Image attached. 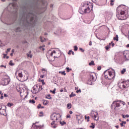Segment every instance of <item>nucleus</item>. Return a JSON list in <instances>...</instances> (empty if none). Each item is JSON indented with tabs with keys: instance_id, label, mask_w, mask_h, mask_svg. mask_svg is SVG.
Returning a JSON list of instances; mask_svg holds the SVG:
<instances>
[{
	"instance_id": "nucleus-57",
	"label": "nucleus",
	"mask_w": 129,
	"mask_h": 129,
	"mask_svg": "<svg viewBox=\"0 0 129 129\" xmlns=\"http://www.w3.org/2000/svg\"><path fill=\"white\" fill-rule=\"evenodd\" d=\"M92 1L93 2V3H96V2H97V0H92Z\"/></svg>"
},
{
	"instance_id": "nucleus-55",
	"label": "nucleus",
	"mask_w": 129,
	"mask_h": 129,
	"mask_svg": "<svg viewBox=\"0 0 129 129\" xmlns=\"http://www.w3.org/2000/svg\"><path fill=\"white\" fill-rule=\"evenodd\" d=\"M89 118H90V117H89V116H88L87 118V121H89Z\"/></svg>"
},
{
	"instance_id": "nucleus-43",
	"label": "nucleus",
	"mask_w": 129,
	"mask_h": 129,
	"mask_svg": "<svg viewBox=\"0 0 129 129\" xmlns=\"http://www.w3.org/2000/svg\"><path fill=\"white\" fill-rule=\"evenodd\" d=\"M67 118H71V116L70 114L67 115Z\"/></svg>"
},
{
	"instance_id": "nucleus-33",
	"label": "nucleus",
	"mask_w": 129,
	"mask_h": 129,
	"mask_svg": "<svg viewBox=\"0 0 129 129\" xmlns=\"http://www.w3.org/2000/svg\"><path fill=\"white\" fill-rule=\"evenodd\" d=\"M55 91H56V88H54L53 91L50 90V92H52L53 94H55V93H56Z\"/></svg>"
},
{
	"instance_id": "nucleus-45",
	"label": "nucleus",
	"mask_w": 129,
	"mask_h": 129,
	"mask_svg": "<svg viewBox=\"0 0 129 129\" xmlns=\"http://www.w3.org/2000/svg\"><path fill=\"white\" fill-rule=\"evenodd\" d=\"M1 68H3L4 67V68H7V66H4V65H1Z\"/></svg>"
},
{
	"instance_id": "nucleus-12",
	"label": "nucleus",
	"mask_w": 129,
	"mask_h": 129,
	"mask_svg": "<svg viewBox=\"0 0 129 129\" xmlns=\"http://www.w3.org/2000/svg\"><path fill=\"white\" fill-rule=\"evenodd\" d=\"M118 86L119 88H125V85H124V81L119 82L118 83Z\"/></svg>"
},
{
	"instance_id": "nucleus-22",
	"label": "nucleus",
	"mask_w": 129,
	"mask_h": 129,
	"mask_svg": "<svg viewBox=\"0 0 129 129\" xmlns=\"http://www.w3.org/2000/svg\"><path fill=\"white\" fill-rule=\"evenodd\" d=\"M29 103H32V104H34V103H36V101L34 100H29Z\"/></svg>"
},
{
	"instance_id": "nucleus-42",
	"label": "nucleus",
	"mask_w": 129,
	"mask_h": 129,
	"mask_svg": "<svg viewBox=\"0 0 129 129\" xmlns=\"http://www.w3.org/2000/svg\"><path fill=\"white\" fill-rule=\"evenodd\" d=\"M42 106V104H39L38 106H37V108L39 109V108H41V107Z\"/></svg>"
},
{
	"instance_id": "nucleus-1",
	"label": "nucleus",
	"mask_w": 129,
	"mask_h": 129,
	"mask_svg": "<svg viewBox=\"0 0 129 129\" xmlns=\"http://www.w3.org/2000/svg\"><path fill=\"white\" fill-rule=\"evenodd\" d=\"M35 17V15L33 14V12L30 11L28 12V14L25 15L22 17L23 26L26 27V28H29V27L35 25L37 23V20Z\"/></svg>"
},
{
	"instance_id": "nucleus-6",
	"label": "nucleus",
	"mask_w": 129,
	"mask_h": 129,
	"mask_svg": "<svg viewBox=\"0 0 129 129\" xmlns=\"http://www.w3.org/2000/svg\"><path fill=\"white\" fill-rule=\"evenodd\" d=\"M111 107L114 108L115 111H118L120 109V104L118 101H114L111 105Z\"/></svg>"
},
{
	"instance_id": "nucleus-38",
	"label": "nucleus",
	"mask_w": 129,
	"mask_h": 129,
	"mask_svg": "<svg viewBox=\"0 0 129 129\" xmlns=\"http://www.w3.org/2000/svg\"><path fill=\"white\" fill-rule=\"evenodd\" d=\"M113 2H114L113 0H111L110 3V6H113L114 5Z\"/></svg>"
},
{
	"instance_id": "nucleus-54",
	"label": "nucleus",
	"mask_w": 129,
	"mask_h": 129,
	"mask_svg": "<svg viewBox=\"0 0 129 129\" xmlns=\"http://www.w3.org/2000/svg\"><path fill=\"white\" fill-rule=\"evenodd\" d=\"M121 122L123 123V124H125V123H126V122L125 121H122Z\"/></svg>"
},
{
	"instance_id": "nucleus-11",
	"label": "nucleus",
	"mask_w": 129,
	"mask_h": 129,
	"mask_svg": "<svg viewBox=\"0 0 129 129\" xmlns=\"http://www.w3.org/2000/svg\"><path fill=\"white\" fill-rule=\"evenodd\" d=\"M91 115L92 117H93V118H94V119L95 120H98V119H99L98 113H96V114H94L93 113V112H92Z\"/></svg>"
},
{
	"instance_id": "nucleus-32",
	"label": "nucleus",
	"mask_w": 129,
	"mask_h": 129,
	"mask_svg": "<svg viewBox=\"0 0 129 129\" xmlns=\"http://www.w3.org/2000/svg\"><path fill=\"white\" fill-rule=\"evenodd\" d=\"M59 73L61 74V75H64V76L65 75H66V73H65V71L59 72Z\"/></svg>"
},
{
	"instance_id": "nucleus-3",
	"label": "nucleus",
	"mask_w": 129,
	"mask_h": 129,
	"mask_svg": "<svg viewBox=\"0 0 129 129\" xmlns=\"http://www.w3.org/2000/svg\"><path fill=\"white\" fill-rule=\"evenodd\" d=\"M92 10V5L88 2H85L82 5L81 8L79 10L80 14L83 15V14H88L91 12Z\"/></svg>"
},
{
	"instance_id": "nucleus-35",
	"label": "nucleus",
	"mask_w": 129,
	"mask_h": 129,
	"mask_svg": "<svg viewBox=\"0 0 129 129\" xmlns=\"http://www.w3.org/2000/svg\"><path fill=\"white\" fill-rule=\"evenodd\" d=\"M16 32H21V28L20 27L17 28L16 30Z\"/></svg>"
},
{
	"instance_id": "nucleus-31",
	"label": "nucleus",
	"mask_w": 129,
	"mask_h": 129,
	"mask_svg": "<svg viewBox=\"0 0 129 129\" xmlns=\"http://www.w3.org/2000/svg\"><path fill=\"white\" fill-rule=\"evenodd\" d=\"M9 65H10V66H14V65H15V63H13V60H10V61L9 62Z\"/></svg>"
},
{
	"instance_id": "nucleus-46",
	"label": "nucleus",
	"mask_w": 129,
	"mask_h": 129,
	"mask_svg": "<svg viewBox=\"0 0 129 129\" xmlns=\"http://www.w3.org/2000/svg\"><path fill=\"white\" fill-rule=\"evenodd\" d=\"M97 70H101V67H100V66L98 67Z\"/></svg>"
},
{
	"instance_id": "nucleus-24",
	"label": "nucleus",
	"mask_w": 129,
	"mask_h": 129,
	"mask_svg": "<svg viewBox=\"0 0 129 129\" xmlns=\"http://www.w3.org/2000/svg\"><path fill=\"white\" fill-rule=\"evenodd\" d=\"M59 123L60 124H61V125H64V124H66V122L64 121H60Z\"/></svg>"
},
{
	"instance_id": "nucleus-40",
	"label": "nucleus",
	"mask_w": 129,
	"mask_h": 129,
	"mask_svg": "<svg viewBox=\"0 0 129 129\" xmlns=\"http://www.w3.org/2000/svg\"><path fill=\"white\" fill-rule=\"evenodd\" d=\"M67 72H69L70 71V70H72V69H70L69 68H67Z\"/></svg>"
},
{
	"instance_id": "nucleus-21",
	"label": "nucleus",
	"mask_w": 129,
	"mask_h": 129,
	"mask_svg": "<svg viewBox=\"0 0 129 129\" xmlns=\"http://www.w3.org/2000/svg\"><path fill=\"white\" fill-rule=\"evenodd\" d=\"M40 41L42 43H44V42H45V41H46V38H44L42 37H40Z\"/></svg>"
},
{
	"instance_id": "nucleus-26",
	"label": "nucleus",
	"mask_w": 129,
	"mask_h": 129,
	"mask_svg": "<svg viewBox=\"0 0 129 129\" xmlns=\"http://www.w3.org/2000/svg\"><path fill=\"white\" fill-rule=\"evenodd\" d=\"M91 124H92V125H90V127H91L92 128H94V127H95V123H92Z\"/></svg>"
},
{
	"instance_id": "nucleus-9",
	"label": "nucleus",
	"mask_w": 129,
	"mask_h": 129,
	"mask_svg": "<svg viewBox=\"0 0 129 129\" xmlns=\"http://www.w3.org/2000/svg\"><path fill=\"white\" fill-rule=\"evenodd\" d=\"M10 81L11 79H10V77L7 76H5V77L3 78L2 79V83L3 84V85H9Z\"/></svg>"
},
{
	"instance_id": "nucleus-14",
	"label": "nucleus",
	"mask_w": 129,
	"mask_h": 129,
	"mask_svg": "<svg viewBox=\"0 0 129 129\" xmlns=\"http://www.w3.org/2000/svg\"><path fill=\"white\" fill-rule=\"evenodd\" d=\"M124 84L125 85V88H127L129 87V80H127L126 81H124Z\"/></svg>"
},
{
	"instance_id": "nucleus-37",
	"label": "nucleus",
	"mask_w": 129,
	"mask_h": 129,
	"mask_svg": "<svg viewBox=\"0 0 129 129\" xmlns=\"http://www.w3.org/2000/svg\"><path fill=\"white\" fill-rule=\"evenodd\" d=\"M126 70L125 69H123L122 71H121V74H124V72H125Z\"/></svg>"
},
{
	"instance_id": "nucleus-41",
	"label": "nucleus",
	"mask_w": 129,
	"mask_h": 129,
	"mask_svg": "<svg viewBox=\"0 0 129 129\" xmlns=\"http://www.w3.org/2000/svg\"><path fill=\"white\" fill-rule=\"evenodd\" d=\"M0 99H4V94L3 93L1 94V96L0 97Z\"/></svg>"
},
{
	"instance_id": "nucleus-23",
	"label": "nucleus",
	"mask_w": 129,
	"mask_h": 129,
	"mask_svg": "<svg viewBox=\"0 0 129 129\" xmlns=\"http://www.w3.org/2000/svg\"><path fill=\"white\" fill-rule=\"evenodd\" d=\"M113 40L114 41H118V35H116V36L115 37L113 38Z\"/></svg>"
},
{
	"instance_id": "nucleus-20",
	"label": "nucleus",
	"mask_w": 129,
	"mask_h": 129,
	"mask_svg": "<svg viewBox=\"0 0 129 129\" xmlns=\"http://www.w3.org/2000/svg\"><path fill=\"white\" fill-rule=\"evenodd\" d=\"M48 103H49V101L44 100L43 102V104L44 105H47V104H48Z\"/></svg>"
},
{
	"instance_id": "nucleus-59",
	"label": "nucleus",
	"mask_w": 129,
	"mask_h": 129,
	"mask_svg": "<svg viewBox=\"0 0 129 129\" xmlns=\"http://www.w3.org/2000/svg\"><path fill=\"white\" fill-rule=\"evenodd\" d=\"M125 117H129V115L128 114H126V115H125Z\"/></svg>"
},
{
	"instance_id": "nucleus-60",
	"label": "nucleus",
	"mask_w": 129,
	"mask_h": 129,
	"mask_svg": "<svg viewBox=\"0 0 129 129\" xmlns=\"http://www.w3.org/2000/svg\"><path fill=\"white\" fill-rule=\"evenodd\" d=\"M73 113V112L72 111H70V114H72Z\"/></svg>"
},
{
	"instance_id": "nucleus-27",
	"label": "nucleus",
	"mask_w": 129,
	"mask_h": 129,
	"mask_svg": "<svg viewBox=\"0 0 129 129\" xmlns=\"http://www.w3.org/2000/svg\"><path fill=\"white\" fill-rule=\"evenodd\" d=\"M13 105H14V103H8L7 104V106L9 107H11Z\"/></svg>"
},
{
	"instance_id": "nucleus-51",
	"label": "nucleus",
	"mask_w": 129,
	"mask_h": 129,
	"mask_svg": "<svg viewBox=\"0 0 129 129\" xmlns=\"http://www.w3.org/2000/svg\"><path fill=\"white\" fill-rule=\"evenodd\" d=\"M80 51H82V52H84V50L82 48H80Z\"/></svg>"
},
{
	"instance_id": "nucleus-17",
	"label": "nucleus",
	"mask_w": 129,
	"mask_h": 129,
	"mask_svg": "<svg viewBox=\"0 0 129 129\" xmlns=\"http://www.w3.org/2000/svg\"><path fill=\"white\" fill-rule=\"evenodd\" d=\"M32 51H29L28 53H27V57L29 58H33V55L31 54Z\"/></svg>"
},
{
	"instance_id": "nucleus-64",
	"label": "nucleus",
	"mask_w": 129,
	"mask_h": 129,
	"mask_svg": "<svg viewBox=\"0 0 129 129\" xmlns=\"http://www.w3.org/2000/svg\"><path fill=\"white\" fill-rule=\"evenodd\" d=\"M85 119H87V116L86 115L85 116Z\"/></svg>"
},
{
	"instance_id": "nucleus-52",
	"label": "nucleus",
	"mask_w": 129,
	"mask_h": 129,
	"mask_svg": "<svg viewBox=\"0 0 129 129\" xmlns=\"http://www.w3.org/2000/svg\"><path fill=\"white\" fill-rule=\"evenodd\" d=\"M11 49H12V48H8V49H7V52H10V51H11Z\"/></svg>"
},
{
	"instance_id": "nucleus-19",
	"label": "nucleus",
	"mask_w": 129,
	"mask_h": 129,
	"mask_svg": "<svg viewBox=\"0 0 129 129\" xmlns=\"http://www.w3.org/2000/svg\"><path fill=\"white\" fill-rule=\"evenodd\" d=\"M123 56L125 59L127 58V51H125L123 52Z\"/></svg>"
},
{
	"instance_id": "nucleus-18",
	"label": "nucleus",
	"mask_w": 129,
	"mask_h": 129,
	"mask_svg": "<svg viewBox=\"0 0 129 129\" xmlns=\"http://www.w3.org/2000/svg\"><path fill=\"white\" fill-rule=\"evenodd\" d=\"M42 127H43V126H42V125H35L34 126L35 129H42Z\"/></svg>"
},
{
	"instance_id": "nucleus-48",
	"label": "nucleus",
	"mask_w": 129,
	"mask_h": 129,
	"mask_svg": "<svg viewBox=\"0 0 129 129\" xmlns=\"http://www.w3.org/2000/svg\"><path fill=\"white\" fill-rule=\"evenodd\" d=\"M40 116H43V112H40Z\"/></svg>"
},
{
	"instance_id": "nucleus-25",
	"label": "nucleus",
	"mask_w": 129,
	"mask_h": 129,
	"mask_svg": "<svg viewBox=\"0 0 129 129\" xmlns=\"http://www.w3.org/2000/svg\"><path fill=\"white\" fill-rule=\"evenodd\" d=\"M89 65L90 66H91V65H93V66L95 65V64L94 63V61L92 60L91 62H89Z\"/></svg>"
},
{
	"instance_id": "nucleus-29",
	"label": "nucleus",
	"mask_w": 129,
	"mask_h": 129,
	"mask_svg": "<svg viewBox=\"0 0 129 129\" xmlns=\"http://www.w3.org/2000/svg\"><path fill=\"white\" fill-rule=\"evenodd\" d=\"M72 106V105H71V103H69L67 104V107L69 109H70V108H71Z\"/></svg>"
},
{
	"instance_id": "nucleus-53",
	"label": "nucleus",
	"mask_w": 129,
	"mask_h": 129,
	"mask_svg": "<svg viewBox=\"0 0 129 129\" xmlns=\"http://www.w3.org/2000/svg\"><path fill=\"white\" fill-rule=\"evenodd\" d=\"M89 45L90 46H91V45H92V42L90 41L89 43Z\"/></svg>"
},
{
	"instance_id": "nucleus-8",
	"label": "nucleus",
	"mask_w": 129,
	"mask_h": 129,
	"mask_svg": "<svg viewBox=\"0 0 129 129\" xmlns=\"http://www.w3.org/2000/svg\"><path fill=\"white\" fill-rule=\"evenodd\" d=\"M55 54V55H54V58H59L61 56V51L60 50L55 51L53 50L51 53L50 55V57H53V54Z\"/></svg>"
},
{
	"instance_id": "nucleus-13",
	"label": "nucleus",
	"mask_w": 129,
	"mask_h": 129,
	"mask_svg": "<svg viewBox=\"0 0 129 129\" xmlns=\"http://www.w3.org/2000/svg\"><path fill=\"white\" fill-rule=\"evenodd\" d=\"M18 76H19V77L16 76L17 79H18V80H21V79H22V78H23V73L22 72L19 73Z\"/></svg>"
},
{
	"instance_id": "nucleus-10",
	"label": "nucleus",
	"mask_w": 129,
	"mask_h": 129,
	"mask_svg": "<svg viewBox=\"0 0 129 129\" xmlns=\"http://www.w3.org/2000/svg\"><path fill=\"white\" fill-rule=\"evenodd\" d=\"M9 7H12V9L15 10L16 12H17V11H18V9H19V7H18V5H17L16 3H10Z\"/></svg>"
},
{
	"instance_id": "nucleus-49",
	"label": "nucleus",
	"mask_w": 129,
	"mask_h": 129,
	"mask_svg": "<svg viewBox=\"0 0 129 129\" xmlns=\"http://www.w3.org/2000/svg\"><path fill=\"white\" fill-rule=\"evenodd\" d=\"M9 96V95L7 94H4V97L7 98Z\"/></svg>"
},
{
	"instance_id": "nucleus-50",
	"label": "nucleus",
	"mask_w": 129,
	"mask_h": 129,
	"mask_svg": "<svg viewBox=\"0 0 129 129\" xmlns=\"http://www.w3.org/2000/svg\"><path fill=\"white\" fill-rule=\"evenodd\" d=\"M71 52H72V50H70L69 52H68L69 55H71Z\"/></svg>"
},
{
	"instance_id": "nucleus-4",
	"label": "nucleus",
	"mask_w": 129,
	"mask_h": 129,
	"mask_svg": "<svg viewBox=\"0 0 129 129\" xmlns=\"http://www.w3.org/2000/svg\"><path fill=\"white\" fill-rule=\"evenodd\" d=\"M59 117V114H56L55 113L52 114L50 116V118L51 120H53V121L51 123V126L53 128H56L57 127V124L55 123L56 122V120H58V118Z\"/></svg>"
},
{
	"instance_id": "nucleus-15",
	"label": "nucleus",
	"mask_w": 129,
	"mask_h": 129,
	"mask_svg": "<svg viewBox=\"0 0 129 129\" xmlns=\"http://www.w3.org/2000/svg\"><path fill=\"white\" fill-rule=\"evenodd\" d=\"M17 90L18 91V92H20V93H22L23 92H24V89L22 87H20V86L17 87Z\"/></svg>"
},
{
	"instance_id": "nucleus-30",
	"label": "nucleus",
	"mask_w": 129,
	"mask_h": 129,
	"mask_svg": "<svg viewBox=\"0 0 129 129\" xmlns=\"http://www.w3.org/2000/svg\"><path fill=\"white\" fill-rule=\"evenodd\" d=\"M74 96H76V94L72 92L71 94L70 95V97H74Z\"/></svg>"
},
{
	"instance_id": "nucleus-34",
	"label": "nucleus",
	"mask_w": 129,
	"mask_h": 129,
	"mask_svg": "<svg viewBox=\"0 0 129 129\" xmlns=\"http://www.w3.org/2000/svg\"><path fill=\"white\" fill-rule=\"evenodd\" d=\"M46 97V98H47V99H52V97L51 96V95L50 94L47 95Z\"/></svg>"
},
{
	"instance_id": "nucleus-56",
	"label": "nucleus",
	"mask_w": 129,
	"mask_h": 129,
	"mask_svg": "<svg viewBox=\"0 0 129 129\" xmlns=\"http://www.w3.org/2000/svg\"><path fill=\"white\" fill-rule=\"evenodd\" d=\"M44 76H45L44 75L40 76V78H44Z\"/></svg>"
},
{
	"instance_id": "nucleus-7",
	"label": "nucleus",
	"mask_w": 129,
	"mask_h": 129,
	"mask_svg": "<svg viewBox=\"0 0 129 129\" xmlns=\"http://www.w3.org/2000/svg\"><path fill=\"white\" fill-rule=\"evenodd\" d=\"M41 90H42V86L39 85H35L33 86L32 91V93H34V94H36V93L40 92Z\"/></svg>"
},
{
	"instance_id": "nucleus-63",
	"label": "nucleus",
	"mask_w": 129,
	"mask_h": 129,
	"mask_svg": "<svg viewBox=\"0 0 129 129\" xmlns=\"http://www.w3.org/2000/svg\"><path fill=\"white\" fill-rule=\"evenodd\" d=\"M72 55H75L74 51H72Z\"/></svg>"
},
{
	"instance_id": "nucleus-16",
	"label": "nucleus",
	"mask_w": 129,
	"mask_h": 129,
	"mask_svg": "<svg viewBox=\"0 0 129 129\" xmlns=\"http://www.w3.org/2000/svg\"><path fill=\"white\" fill-rule=\"evenodd\" d=\"M96 79L94 76L93 75H91L90 76V79L89 80V81H91V82H94L95 81Z\"/></svg>"
},
{
	"instance_id": "nucleus-62",
	"label": "nucleus",
	"mask_w": 129,
	"mask_h": 129,
	"mask_svg": "<svg viewBox=\"0 0 129 129\" xmlns=\"http://www.w3.org/2000/svg\"><path fill=\"white\" fill-rule=\"evenodd\" d=\"M42 71H46V69H42Z\"/></svg>"
},
{
	"instance_id": "nucleus-5",
	"label": "nucleus",
	"mask_w": 129,
	"mask_h": 129,
	"mask_svg": "<svg viewBox=\"0 0 129 129\" xmlns=\"http://www.w3.org/2000/svg\"><path fill=\"white\" fill-rule=\"evenodd\" d=\"M104 76L106 79L111 80L113 78V73L109 72L108 70H106L104 72Z\"/></svg>"
},
{
	"instance_id": "nucleus-47",
	"label": "nucleus",
	"mask_w": 129,
	"mask_h": 129,
	"mask_svg": "<svg viewBox=\"0 0 129 129\" xmlns=\"http://www.w3.org/2000/svg\"><path fill=\"white\" fill-rule=\"evenodd\" d=\"M40 49H41L42 50V51H44L45 50V48H44L42 46H40Z\"/></svg>"
},
{
	"instance_id": "nucleus-58",
	"label": "nucleus",
	"mask_w": 129,
	"mask_h": 129,
	"mask_svg": "<svg viewBox=\"0 0 129 129\" xmlns=\"http://www.w3.org/2000/svg\"><path fill=\"white\" fill-rule=\"evenodd\" d=\"M121 126H123V123H122V122H121V123H120Z\"/></svg>"
},
{
	"instance_id": "nucleus-2",
	"label": "nucleus",
	"mask_w": 129,
	"mask_h": 129,
	"mask_svg": "<svg viewBox=\"0 0 129 129\" xmlns=\"http://www.w3.org/2000/svg\"><path fill=\"white\" fill-rule=\"evenodd\" d=\"M116 17L118 20H126L128 15H127V8L125 6L121 5L117 8Z\"/></svg>"
},
{
	"instance_id": "nucleus-39",
	"label": "nucleus",
	"mask_w": 129,
	"mask_h": 129,
	"mask_svg": "<svg viewBox=\"0 0 129 129\" xmlns=\"http://www.w3.org/2000/svg\"><path fill=\"white\" fill-rule=\"evenodd\" d=\"M109 48H110V45H107L105 47V49L106 50H108V49H109Z\"/></svg>"
},
{
	"instance_id": "nucleus-44",
	"label": "nucleus",
	"mask_w": 129,
	"mask_h": 129,
	"mask_svg": "<svg viewBox=\"0 0 129 129\" xmlns=\"http://www.w3.org/2000/svg\"><path fill=\"white\" fill-rule=\"evenodd\" d=\"M76 92H77V93H79V92H80V93H81V89H80V90H77L76 91Z\"/></svg>"
},
{
	"instance_id": "nucleus-36",
	"label": "nucleus",
	"mask_w": 129,
	"mask_h": 129,
	"mask_svg": "<svg viewBox=\"0 0 129 129\" xmlns=\"http://www.w3.org/2000/svg\"><path fill=\"white\" fill-rule=\"evenodd\" d=\"M74 51H77V50H78V47L76 45L74 46Z\"/></svg>"
},
{
	"instance_id": "nucleus-61",
	"label": "nucleus",
	"mask_w": 129,
	"mask_h": 129,
	"mask_svg": "<svg viewBox=\"0 0 129 129\" xmlns=\"http://www.w3.org/2000/svg\"><path fill=\"white\" fill-rule=\"evenodd\" d=\"M63 91H64V90H63V89H61V90H60V92H63Z\"/></svg>"
},
{
	"instance_id": "nucleus-28",
	"label": "nucleus",
	"mask_w": 129,
	"mask_h": 129,
	"mask_svg": "<svg viewBox=\"0 0 129 129\" xmlns=\"http://www.w3.org/2000/svg\"><path fill=\"white\" fill-rule=\"evenodd\" d=\"M119 103H120L121 104H122L123 105H125V103L122 101L119 100L118 101Z\"/></svg>"
}]
</instances>
